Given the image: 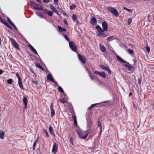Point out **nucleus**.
I'll return each instance as SVG.
<instances>
[{
  "mask_svg": "<svg viewBox=\"0 0 154 154\" xmlns=\"http://www.w3.org/2000/svg\"><path fill=\"white\" fill-rule=\"evenodd\" d=\"M42 11L44 13H46L50 16H51L53 14V12L48 10L47 9H43Z\"/></svg>",
  "mask_w": 154,
  "mask_h": 154,
  "instance_id": "obj_12",
  "label": "nucleus"
},
{
  "mask_svg": "<svg viewBox=\"0 0 154 154\" xmlns=\"http://www.w3.org/2000/svg\"><path fill=\"white\" fill-rule=\"evenodd\" d=\"M50 110L51 111V117H52L54 116L55 114V111L53 107V103H52L50 106Z\"/></svg>",
  "mask_w": 154,
  "mask_h": 154,
  "instance_id": "obj_14",
  "label": "nucleus"
},
{
  "mask_svg": "<svg viewBox=\"0 0 154 154\" xmlns=\"http://www.w3.org/2000/svg\"><path fill=\"white\" fill-rule=\"evenodd\" d=\"M38 139L37 138V139L33 143V147H32L33 149V150H35V145H36V143Z\"/></svg>",
  "mask_w": 154,
  "mask_h": 154,
  "instance_id": "obj_33",
  "label": "nucleus"
},
{
  "mask_svg": "<svg viewBox=\"0 0 154 154\" xmlns=\"http://www.w3.org/2000/svg\"><path fill=\"white\" fill-rule=\"evenodd\" d=\"M7 18L9 23L11 25L13 23L11 21V20L8 17Z\"/></svg>",
  "mask_w": 154,
  "mask_h": 154,
  "instance_id": "obj_45",
  "label": "nucleus"
},
{
  "mask_svg": "<svg viewBox=\"0 0 154 154\" xmlns=\"http://www.w3.org/2000/svg\"><path fill=\"white\" fill-rule=\"evenodd\" d=\"M11 25H12L16 30H18V29L14 23H13Z\"/></svg>",
  "mask_w": 154,
  "mask_h": 154,
  "instance_id": "obj_51",
  "label": "nucleus"
},
{
  "mask_svg": "<svg viewBox=\"0 0 154 154\" xmlns=\"http://www.w3.org/2000/svg\"><path fill=\"white\" fill-rule=\"evenodd\" d=\"M109 100H107L105 101H104L100 103H96L94 104H91L90 106L88 108V109L90 110L91 109H93L96 105L97 104H98L99 103H106L109 102Z\"/></svg>",
  "mask_w": 154,
  "mask_h": 154,
  "instance_id": "obj_9",
  "label": "nucleus"
},
{
  "mask_svg": "<svg viewBox=\"0 0 154 154\" xmlns=\"http://www.w3.org/2000/svg\"><path fill=\"white\" fill-rule=\"evenodd\" d=\"M24 106H25L24 108H26V107H27V103H24Z\"/></svg>",
  "mask_w": 154,
  "mask_h": 154,
  "instance_id": "obj_64",
  "label": "nucleus"
},
{
  "mask_svg": "<svg viewBox=\"0 0 154 154\" xmlns=\"http://www.w3.org/2000/svg\"><path fill=\"white\" fill-rule=\"evenodd\" d=\"M4 24L6 25V26L8 28H9L11 30L12 29H12V27L10 25H9L6 22Z\"/></svg>",
  "mask_w": 154,
  "mask_h": 154,
  "instance_id": "obj_29",
  "label": "nucleus"
},
{
  "mask_svg": "<svg viewBox=\"0 0 154 154\" xmlns=\"http://www.w3.org/2000/svg\"><path fill=\"white\" fill-rule=\"evenodd\" d=\"M74 123L75 125H77V121L76 119H75V120H74Z\"/></svg>",
  "mask_w": 154,
  "mask_h": 154,
  "instance_id": "obj_56",
  "label": "nucleus"
},
{
  "mask_svg": "<svg viewBox=\"0 0 154 154\" xmlns=\"http://www.w3.org/2000/svg\"><path fill=\"white\" fill-rule=\"evenodd\" d=\"M91 24L94 25L97 23V20L96 18L94 17H93L91 21Z\"/></svg>",
  "mask_w": 154,
  "mask_h": 154,
  "instance_id": "obj_18",
  "label": "nucleus"
},
{
  "mask_svg": "<svg viewBox=\"0 0 154 154\" xmlns=\"http://www.w3.org/2000/svg\"><path fill=\"white\" fill-rule=\"evenodd\" d=\"M117 58L119 61H120L122 63H127L129 64H130L129 63L127 62L126 61L124 60L122 57H121L119 56H117Z\"/></svg>",
  "mask_w": 154,
  "mask_h": 154,
  "instance_id": "obj_15",
  "label": "nucleus"
},
{
  "mask_svg": "<svg viewBox=\"0 0 154 154\" xmlns=\"http://www.w3.org/2000/svg\"><path fill=\"white\" fill-rule=\"evenodd\" d=\"M63 22L66 25L67 24V20H66V19H64V20H63Z\"/></svg>",
  "mask_w": 154,
  "mask_h": 154,
  "instance_id": "obj_55",
  "label": "nucleus"
},
{
  "mask_svg": "<svg viewBox=\"0 0 154 154\" xmlns=\"http://www.w3.org/2000/svg\"><path fill=\"white\" fill-rule=\"evenodd\" d=\"M23 102L24 104L27 103V99L26 97L24 96L23 99Z\"/></svg>",
  "mask_w": 154,
  "mask_h": 154,
  "instance_id": "obj_26",
  "label": "nucleus"
},
{
  "mask_svg": "<svg viewBox=\"0 0 154 154\" xmlns=\"http://www.w3.org/2000/svg\"><path fill=\"white\" fill-rule=\"evenodd\" d=\"M132 22V19L131 18H129L128 20V24L130 25L131 23Z\"/></svg>",
  "mask_w": 154,
  "mask_h": 154,
  "instance_id": "obj_42",
  "label": "nucleus"
},
{
  "mask_svg": "<svg viewBox=\"0 0 154 154\" xmlns=\"http://www.w3.org/2000/svg\"><path fill=\"white\" fill-rule=\"evenodd\" d=\"M59 101L63 103H64L65 102V100L63 98L59 100Z\"/></svg>",
  "mask_w": 154,
  "mask_h": 154,
  "instance_id": "obj_46",
  "label": "nucleus"
},
{
  "mask_svg": "<svg viewBox=\"0 0 154 154\" xmlns=\"http://www.w3.org/2000/svg\"><path fill=\"white\" fill-rule=\"evenodd\" d=\"M35 66L39 68L42 71L44 70V69L42 66H41L38 63H36L35 64Z\"/></svg>",
  "mask_w": 154,
  "mask_h": 154,
  "instance_id": "obj_24",
  "label": "nucleus"
},
{
  "mask_svg": "<svg viewBox=\"0 0 154 154\" xmlns=\"http://www.w3.org/2000/svg\"><path fill=\"white\" fill-rule=\"evenodd\" d=\"M107 9L116 17L119 16V13L117 10L115 8L112 7H109L107 8Z\"/></svg>",
  "mask_w": 154,
  "mask_h": 154,
  "instance_id": "obj_2",
  "label": "nucleus"
},
{
  "mask_svg": "<svg viewBox=\"0 0 154 154\" xmlns=\"http://www.w3.org/2000/svg\"><path fill=\"white\" fill-rule=\"evenodd\" d=\"M43 2L46 3H47L49 2V0H43Z\"/></svg>",
  "mask_w": 154,
  "mask_h": 154,
  "instance_id": "obj_54",
  "label": "nucleus"
},
{
  "mask_svg": "<svg viewBox=\"0 0 154 154\" xmlns=\"http://www.w3.org/2000/svg\"><path fill=\"white\" fill-rule=\"evenodd\" d=\"M16 76L18 78V80L21 79L20 77V76L19 74L18 73H17L16 74Z\"/></svg>",
  "mask_w": 154,
  "mask_h": 154,
  "instance_id": "obj_43",
  "label": "nucleus"
},
{
  "mask_svg": "<svg viewBox=\"0 0 154 154\" xmlns=\"http://www.w3.org/2000/svg\"><path fill=\"white\" fill-rule=\"evenodd\" d=\"M3 72V70L0 69V75L2 74Z\"/></svg>",
  "mask_w": 154,
  "mask_h": 154,
  "instance_id": "obj_62",
  "label": "nucleus"
},
{
  "mask_svg": "<svg viewBox=\"0 0 154 154\" xmlns=\"http://www.w3.org/2000/svg\"><path fill=\"white\" fill-rule=\"evenodd\" d=\"M127 51L129 54H134V51L132 49H128Z\"/></svg>",
  "mask_w": 154,
  "mask_h": 154,
  "instance_id": "obj_35",
  "label": "nucleus"
},
{
  "mask_svg": "<svg viewBox=\"0 0 154 154\" xmlns=\"http://www.w3.org/2000/svg\"><path fill=\"white\" fill-rule=\"evenodd\" d=\"M72 117L73 119H74V120H75V119H76V117L75 116H74L72 115Z\"/></svg>",
  "mask_w": 154,
  "mask_h": 154,
  "instance_id": "obj_60",
  "label": "nucleus"
},
{
  "mask_svg": "<svg viewBox=\"0 0 154 154\" xmlns=\"http://www.w3.org/2000/svg\"><path fill=\"white\" fill-rule=\"evenodd\" d=\"M85 135H84L83 134H81L79 132H78V134L79 135V137L81 138H82L83 139H85L87 136H88V134H89V132L88 130H87L86 131H85Z\"/></svg>",
  "mask_w": 154,
  "mask_h": 154,
  "instance_id": "obj_5",
  "label": "nucleus"
},
{
  "mask_svg": "<svg viewBox=\"0 0 154 154\" xmlns=\"http://www.w3.org/2000/svg\"><path fill=\"white\" fill-rule=\"evenodd\" d=\"M97 35L98 36L104 38L106 37L108 35L101 32H98Z\"/></svg>",
  "mask_w": 154,
  "mask_h": 154,
  "instance_id": "obj_17",
  "label": "nucleus"
},
{
  "mask_svg": "<svg viewBox=\"0 0 154 154\" xmlns=\"http://www.w3.org/2000/svg\"><path fill=\"white\" fill-rule=\"evenodd\" d=\"M58 88L59 91L62 93H64V91L61 87L60 86H58Z\"/></svg>",
  "mask_w": 154,
  "mask_h": 154,
  "instance_id": "obj_30",
  "label": "nucleus"
},
{
  "mask_svg": "<svg viewBox=\"0 0 154 154\" xmlns=\"http://www.w3.org/2000/svg\"><path fill=\"white\" fill-rule=\"evenodd\" d=\"M132 93L131 92L129 94V96L130 97V96H131L132 95Z\"/></svg>",
  "mask_w": 154,
  "mask_h": 154,
  "instance_id": "obj_63",
  "label": "nucleus"
},
{
  "mask_svg": "<svg viewBox=\"0 0 154 154\" xmlns=\"http://www.w3.org/2000/svg\"><path fill=\"white\" fill-rule=\"evenodd\" d=\"M50 9L53 11L56 8L52 5H50Z\"/></svg>",
  "mask_w": 154,
  "mask_h": 154,
  "instance_id": "obj_40",
  "label": "nucleus"
},
{
  "mask_svg": "<svg viewBox=\"0 0 154 154\" xmlns=\"http://www.w3.org/2000/svg\"><path fill=\"white\" fill-rule=\"evenodd\" d=\"M58 149V145L57 143H54V144L53 145L52 149V152H53L55 154L56 153L57 150Z\"/></svg>",
  "mask_w": 154,
  "mask_h": 154,
  "instance_id": "obj_10",
  "label": "nucleus"
},
{
  "mask_svg": "<svg viewBox=\"0 0 154 154\" xmlns=\"http://www.w3.org/2000/svg\"><path fill=\"white\" fill-rule=\"evenodd\" d=\"M97 126L98 127L100 128V130H101L102 129V128L101 126V123L99 121H98Z\"/></svg>",
  "mask_w": 154,
  "mask_h": 154,
  "instance_id": "obj_34",
  "label": "nucleus"
},
{
  "mask_svg": "<svg viewBox=\"0 0 154 154\" xmlns=\"http://www.w3.org/2000/svg\"><path fill=\"white\" fill-rule=\"evenodd\" d=\"M78 56L79 59L82 63L83 64L85 63L86 61V58L84 56L81 55L80 54H78Z\"/></svg>",
  "mask_w": 154,
  "mask_h": 154,
  "instance_id": "obj_7",
  "label": "nucleus"
},
{
  "mask_svg": "<svg viewBox=\"0 0 154 154\" xmlns=\"http://www.w3.org/2000/svg\"><path fill=\"white\" fill-rule=\"evenodd\" d=\"M124 66L129 71H133L135 69L134 66H130L128 64H125Z\"/></svg>",
  "mask_w": 154,
  "mask_h": 154,
  "instance_id": "obj_11",
  "label": "nucleus"
},
{
  "mask_svg": "<svg viewBox=\"0 0 154 154\" xmlns=\"http://www.w3.org/2000/svg\"><path fill=\"white\" fill-rule=\"evenodd\" d=\"M141 79H142V78H141V77H140L139 79H138V84L139 85H140L141 84Z\"/></svg>",
  "mask_w": 154,
  "mask_h": 154,
  "instance_id": "obj_50",
  "label": "nucleus"
},
{
  "mask_svg": "<svg viewBox=\"0 0 154 154\" xmlns=\"http://www.w3.org/2000/svg\"><path fill=\"white\" fill-rule=\"evenodd\" d=\"M113 36L109 37L107 38V40L108 42H110V41H112L113 39Z\"/></svg>",
  "mask_w": 154,
  "mask_h": 154,
  "instance_id": "obj_31",
  "label": "nucleus"
},
{
  "mask_svg": "<svg viewBox=\"0 0 154 154\" xmlns=\"http://www.w3.org/2000/svg\"><path fill=\"white\" fill-rule=\"evenodd\" d=\"M94 73L95 74H97V75H100V76L104 78H105L106 77V75L104 72L95 71H94Z\"/></svg>",
  "mask_w": 154,
  "mask_h": 154,
  "instance_id": "obj_6",
  "label": "nucleus"
},
{
  "mask_svg": "<svg viewBox=\"0 0 154 154\" xmlns=\"http://www.w3.org/2000/svg\"><path fill=\"white\" fill-rule=\"evenodd\" d=\"M64 38L65 39L68 41H69V38H68V36L66 35H64Z\"/></svg>",
  "mask_w": 154,
  "mask_h": 154,
  "instance_id": "obj_47",
  "label": "nucleus"
},
{
  "mask_svg": "<svg viewBox=\"0 0 154 154\" xmlns=\"http://www.w3.org/2000/svg\"><path fill=\"white\" fill-rule=\"evenodd\" d=\"M77 17L76 15L73 14L72 17V19L73 20H75L77 19Z\"/></svg>",
  "mask_w": 154,
  "mask_h": 154,
  "instance_id": "obj_41",
  "label": "nucleus"
},
{
  "mask_svg": "<svg viewBox=\"0 0 154 154\" xmlns=\"http://www.w3.org/2000/svg\"><path fill=\"white\" fill-rule=\"evenodd\" d=\"M146 51L148 52L149 53L150 51V47L149 46H147L146 47Z\"/></svg>",
  "mask_w": 154,
  "mask_h": 154,
  "instance_id": "obj_48",
  "label": "nucleus"
},
{
  "mask_svg": "<svg viewBox=\"0 0 154 154\" xmlns=\"http://www.w3.org/2000/svg\"><path fill=\"white\" fill-rule=\"evenodd\" d=\"M86 70L88 72V74L89 75V74H90V69H86Z\"/></svg>",
  "mask_w": 154,
  "mask_h": 154,
  "instance_id": "obj_59",
  "label": "nucleus"
},
{
  "mask_svg": "<svg viewBox=\"0 0 154 154\" xmlns=\"http://www.w3.org/2000/svg\"><path fill=\"white\" fill-rule=\"evenodd\" d=\"M58 0H54V2L56 5H58Z\"/></svg>",
  "mask_w": 154,
  "mask_h": 154,
  "instance_id": "obj_53",
  "label": "nucleus"
},
{
  "mask_svg": "<svg viewBox=\"0 0 154 154\" xmlns=\"http://www.w3.org/2000/svg\"><path fill=\"white\" fill-rule=\"evenodd\" d=\"M30 3L31 6L33 9L36 10H43V7L42 5L36 4L32 1H31Z\"/></svg>",
  "mask_w": 154,
  "mask_h": 154,
  "instance_id": "obj_1",
  "label": "nucleus"
},
{
  "mask_svg": "<svg viewBox=\"0 0 154 154\" xmlns=\"http://www.w3.org/2000/svg\"><path fill=\"white\" fill-rule=\"evenodd\" d=\"M0 22L5 24L6 22L1 17L0 15Z\"/></svg>",
  "mask_w": 154,
  "mask_h": 154,
  "instance_id": "obj_39",
  "label": "nucleus"
},
{
  "mask_svg": "<svg viewBox=\"0 0 154 154\" xmlns=\"http://www.w3.org/2000/svg\"><path fill=\"white\" fill-rule=\"evenodd\" d=\"M32 82L35 84L36 85H38V82L37 81H34L32 80Z\"/></svg>",
  "mask_w": 154,
  "mask_h": 154,
  "instance_id": "obj_49",
  "label": "nucleus"
},
{
  "mask_svg": "<svg viewBox=\"0 0 154 154\" xmlns=\"http://www.w3.org/2000/svg\"><path fill=\"white\" fill-rule=\"evenodd\" d=\"M96 28L98 31V32H100V30H102V28L99 25H97V26H96Z\"/></svg>",
  "mask_w": 154,
  "mask_h": 154,
  "instance_id": "obj_37",
  "label": "nucleus"
},
{
  "mask_svg": "<svg viewBox=\"0 0 154 154\" xmlns=\"http://www.w3.org/2000/svg\"><path fill=\"white\" fill-rule=\"evenodd\" d=\"M49 131L50 134L53 136H55V134L53 131L52 127L50 126L49 128Z\"/></svg>",
  "mask_w": 154,
  "mask_h": 154,
  "instance_id": "obj_19",
  "label": "nucleus"
},
{
  "mask_svg": "<svg viewBox=\"0 0 154 154\" xmlns=\"http://www.w3.org/2000/svg\"><path fill=\"white\" fill-rule=\"evenodd\" d=\"M105 30H104V29H103L102 28V30H100V32H104V31H105Z\"/></svg>",
  "mask_w": 154,
  "mask_h": 154,
  "instance_id": "obj_58",
  "label": "nucleus"
},
{
  "mask_svg": "<svg viewBox=\"0 0 154 154\" xmlns=\"http://www.w3.org/2000/svg\"><path fill=\"white\" fill-rule=\"evenodd\" d=\"M102 27L105 31H107L108 30V24L107 22L106 21H103L102 24Z\"/></svg>",
  "mask_w": 154,
  "mask_h": 154,
  "instance_id": "obj_13",
  "label": "nucleus"
},
{
  "mask_svg": "<svg viewBox=\"0 0 154 154\" xmlns=\"http://www.w3.org/2000/svg\"><path fill=\"white\" fill-rule=\"evenodd\" d=\"M36 14L40 17L41 18H43L44 16L42 13L38 12H36Z\"/></svg>",
  "mask_w": 154,
  "mask_h": 154,
  "instance_id": "obj_27",
  "label": "nucleus"
},
{
  "mask_svg": "<svg viewBox=\"0 0 154 154\" xmlns=\"http://www.w3.org/2000/svg\"><path fill=\"white\" fill-rule=\"evenodd\" d=\"M53 12H54L55 13L57 14L58 15H59L60 14L59 13L58 11L56 9Z\"/></svg>",
  "mask_w": 154,
  "mask_h": 154,
  "instance_id": "obj_52",
  "label": "nucleus"
},
{
  "mask_svg": "<svg viewBox=\"0 0 154 154\" xmlns=\"http://www.w3.org/2000/svg\"><path fill=\"white\" fill-rule=\"evenodd\" d=\"M43 132L46 135L45 137L47 138L49 137V135L48 134L47 131L45 129H44L43 130Z\"/></svg>",
  "mask_w": 154,
  "mask_h": 154,
  "instance_id": "obj_28",
  "label": "nucleus"
},
{
  "mask_svg": "<svg viewBox=\"0 0 154 154\" xmlns=\"http://www.w3.org/2000/svg\"><path fill=\"white\" fill-rule=\"evenodd\" d=\"M5 133L4 131L0 130V138L3 139L5 137Z\"/></svg>",
  "mask_w": 154,
  "mask_h": 154,
  "instance_id": "obj_20",
  "label": "nucleus"
},
{
  "mask_svg": "<svg viewBox=\"0 0 154 154\" xmlns=\"http://www.w3.org/2000/svg\"><path fill=\"white\" fill-rule=\"evenodd\" d=\"M47 79L49 81L54 82L55 84H56L57 85H58L57 82L56 81H55L54 80V79L52 77L51 74H49L48 75Z\"/></svg>",
  "mask_w": 154,
  "mask_h": 154,
  "instance_id": "obj_8",
  "label": "nucleus"
},
{
  "mask_svg": "<svg viewBox=\"0 0 154 154\" xmlns=\"http://www.w3.org/2000/svg\"><path fill=\"white\" fill-rule=\"evenodd\" d=\"M72 140H73V138H72V137H70V139H69V142H70L71 143L72 145H73V141H72Z\"/></svg>",
  "mask_w": 154,
  "mask_h": 154,
  "instance_id": "obj_44",
  "label": "nucleus"
},
{
  "mask_svg": "<svg viewBox=\"0 0 154 154\" xmlns=\"http://www.w3.org/2000/svg\"><path fill=\"white\" fill-rule=\"evenodd\" d=\"M100 47L102 51L103 52H104L106 51V48L103 45H100Z\"/></svg>",
  "mask_w": 154,
  "mask_h": 154,
  "instance_id": "obj_25",
  "label": "nucleus"
},
{
  "mask_svg": "<svg viewBox=\"0 0 154 154\" xmlns=\"http://www.w3.org/2000/svg\"><path fill=\"white\" fill-rule=\"evenodd\" d=\"M30 71L32 73H34V74H35V73L34 72V71L32 69H30Z\"/></svg>",
  "mask_w": 154,
  "mask_h": 154,
  "instance_id": "obj_61",
  "label": "nucleus"
},
{
  "mask_svg": "<svg viewBox=\"0 0 154 154\" xmlns=\"http://www.w3.org/2000/svg\"><path fill=\"white\" fill-rule=\"evenodd\" d=\"M101 68L105 70H106V71H107L108 72V73L110 74H111V70H110V69L107 67L106 66H104V65H101Z\"/></svg>",
  "mask_w": 154,
  "mask_h": 154,
  "instance_id": "obj_16",
  "label": "nucleus"
},
{
  "mask_svg": "<svg viewBox=\"0 0 154 154\" xmlns=\"http://www.w3.org/2000/svg\"><path fill=\"white\" fill-rule=\"evenodd\" d=\"M7 82L8 84H11L13 82V80L12 79H9L7 80Z\"/></svg>",
  "mask_w": 154,
  "mask_h": 154,
  "instance_id": "obj_36",
  "label": "nucleus"
},
{
  "mask_svg": "<svg viewBox=\"0 0 154 154\" xmlns=\"http://www.w3.org/2000/svg\"><path fill=\"white\" fill-rule=\"evenodd\" d=\"M9 38L11 41V43L14 47V48H16L18 50H20V48L18 43L16 42L13 38L10 37Z\"/></svg>",
  "mask_w": 154,
  "mask_h": 154,
  "instance_id": "obj_4",
  "label": "nucleus"
},
{
  "mask_svg": "<svg viewBox=\"0 0 154 154\" xmlns=\"http://www.w3.org/2000/svg\"><path fill=\"white\" fill-rule=\"evenodd\" d=\"M59 30L60 32H63V31L65 32L66 31V28H63L59 26H58Z\"/></svg>",
  "mask_w": 154,
  "mask_h": 154,
  "instance_id": "obj_23",
  "label": "nucleus"
},
{
  "mask_svg": "<svg viewBox=\"0 0 154 154\" xmlns=\"http://www.w3.org/2000/svg\"><path fill=\"white\" fill-rule=\"evenodd\" d=\"M76 7V6L75 4H72L70 6V8L71 10H72L74 9Z\"/></svg>",
  "mask_w": 154,
  "mask_h": 154,
  "instance_id": "obj_32",
  "label": "nucleus"
},
{
  "mask_svg": "<svg viewBox=\"0 0 154 154\" xmlns=\"http://www.w3.org/2000/svg\"><path fill=\"white\" fill-rule=\"evenodd\" d=\"M29 46L34 53L36 54H38L36 51L31 45L29 44Z\"/></svg>",
  "mask_w": 154,
  "mask_h": 154,
  "instance_id": "obj_22",
  "label": "nucleus"
},
{
  "mask_svg": "<svg viewBox=\"0 0 154 154\" xmlns=\"http://www.w3.org/2000/svg\"><path fill=\"white\" fill-rule=\"evenodd\" d=\"M18 84H19V86H20V88L21 89H22L23 90H24V88L23 86L22 83L21 79L18 80Z\"/></svg>",
  "mask_w": 154,
  "mask_h": 154,
  "instance_id": "obj_21",
  "label": "nucleus"
},
{
  "mask_svg": "<svg viewBox=\"0 0 154 154\" xmlns=\"http://www.w3.org/2000/svg\"><path fill=\"white\" fill-rule=\"evenodd\" d=\"M89 76L90 78L92 80H94V78L92 76H91V74H89Z\"/></svg>",
  "mask_w": 154,
  "mask_h": 154,
  "instance_id": "obj_57",
  "label": "nucleus"
},
{
  "mask_svg": "<svg viewBox=\"0 0 154 154\" xmlns=\"http://www.w3.org/2000/svg\"><path fill=\"white\" fill-rule=\"evenodd\" d=\"M124 8L125 10L128 11L130 13H131L132 12V11L131 9H128L125 7H124Z\"/></svg>",
  "mask_w": 154,
  "mask_h": 154,
  "instance_id": "obj_38",
  "label": "nucleus"
},
{
  "mask_svg": "<svg viewBox=\"0 0 154 154\" xmlns=\"http://www.w3.org/2000/svg\"><path fill=\"white\" fill-rule=\"evenodd\" d=\"M69 46L70 49L73 51L76 52L77 46L75 43L73 42H69Z\"/></svg>",
  "mask_w": 154,
  "mask_h": 154,
  "instance_id": "obj_3",
  "label": "nucleus"
}]
</instances>
